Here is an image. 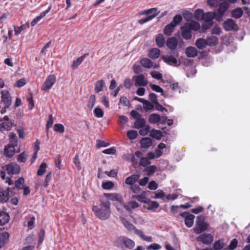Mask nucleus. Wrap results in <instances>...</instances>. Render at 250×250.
Listing matches in <instances>:
<instances>
[{"label":"nucleus","instance_id":"obj_45","mask_svg":"<svg viewBox=\"0 0 250 250\" xmlns=\"http://www.w3.org/2000/svg\"><path fill=\"white\" fill-rule=\"evenodd\" d=\"M145 194V192H143L141 195H133L132 198L136 199L139 202L146 203L148 199L146 198Z\"/></svg>","mask_w":250,"mask_h":250},{"label":"nucleus","instance_id":"obj_35","mask_svg":"<svg viewBox=\"0 0 250 250\" xmlns=\"http://www.w3.org/2000/svg\"><path fill=\"white\" fill-rule=\"evenodd\" d=\"M104 82L103 80L97 81L95 85V91L96 93H99L103 90L104 86Z\"/></svg>","mask_w":250,"mask_h":250},{"label":"nucleus","instance_id":"obj_20","mask_svg":"<svg viewBox=\"0 0 250 250\" xmlns=\"http://www.w3.org/2000/svg\"><path fill=\"white\" fill-rule=\"evenodd\" d=\"M140 144L141 147L146 150L152 145V142L150 138L145 137L141 140Z\"/></svg>","mask_w":250,"mask_h":250},{"label":"nucleus","instance_id":"obj_9","mask_svg":"<svg viewBox=\"0 0 250 250\" xmlns=\"http://www.w3.org/2000/svg\"><path fill=\"white\" fill-rule=\"evenodd\" d=\"M197 239L199 242H202L205 245H209L212 243L213 241V237L211 234L204 233L199 236Z\"/></svg>","mask_w":250,"mask_h":250},{"label":"nucleus","instance_id":"obj_63","mask_svg":"<svg viewBox=\"0 0 250 250\" xmlns=\"http://www.w3.org/2000/svg\"><path fill=\"white\" fill-rule=\"evenodd\" d=\"M166 194L162 190H158L154 193V195L152 196V198L154 199H161L165 196Z\"/></svg>","mask_w":250,"mask_h":250},{"label":"nucleus","instance_id":"obj_8","mask_svg":"<svg viewBox=\"0 0 250 250\" xmlns=\"http://www.w3.org/2000/svg\"><path fill=\"white\" fill-rule=\"evenodd\" d=\"M229 8V4L226 2L223 1L220 3L219 7L217 9L216 13V20L217 21H221L222 20V17L224 15L226 11Z\"/></svg>","mask_w":250,"mask_h":250},{"label":"nucleus","instance_id":"obj_46","mask_svg":"<svg viewBox=\"0 0 250 250\" xmlns=\"http://www.w3.org/2000/svg\"><path fill=\"white\" fill-rule=\"evenodd\" d=\"M160 121V117L159 115L153 114L150 115L149 121L151 124H156Z\"/></svg>","mask_w":250,"mask_h":250},{"label":"nucleus","instance_id":"obj_18","mask_svg":"<svg viewBox=\"0 0 250 250\" xmlns=\"http://www.w3.org/2000/svg\"><path fill=\"white\" fill-rule=\"evenodd\" d=\"M15 153V147L11 146L10 145H7L5 146L4 150V155L9 158L13 157Z\"/></svg>","mask_w":250,"mask_h":250},{"label":"nucleus","instance_id":"obj_47","mask_svg":"<svg viewBox=\"0 0 250 250\" xmlns=\"http://www.w3.org/2000/svg\"><path fill=\"white\" fill-rule=\"evenodd\" d=\"M46 167L47 165L45 163H42L38 170L37 175L38 176H42L44 174L46 171Z\"/></svg>","mask_w":250,"mask_h":250},{"label":"nucleus","instance_id":"obj_58","mask_svg":"<svg viewBox=\"0 0 250 250\" xmlns=\"http://www.w3.org/2000/svg\"><path fill=\"white\" fill-rule=\"evenodd\" d=\"M94 114L95 117L100 118L103 117L104 112L101 108L97 107L94 110Z\"/></svg>","mask_w":250,"mask_h":250},{"label":"nucleus","instance_id":"obj_36","mask_svg":"<svg viewBox=\"0 0 250 250\" xmlns=\"http://www.w3.org/2000/svg\"><path fill=\"white\" fill-rule=\"evenodd\" d=\"M175 26L173 23H170L166 26L164 30V33L165 35H170L174 31Z\"/></svg>","mask_w":250,"mask_h":250},{"label":"nucleus","instance_id":"obj_19","mask_svg":"<svg viewBox=\"0 0 250 250\" xmlns=\"http://www.w3.org/2000/svg\"><path fill=\"white\" fill-rule=\"evenodd\" d=\"M134 230L135 233L143 240L148 242H152L153 241V239L151 236L146 235L141 230L135 228Z\"/></svg>","mask_w":250,"mask_h":250},{"label":"nucleus","instance_id":"obj_60","mask_svg":"<svg viewBox=\"0 0 250 250\" xmlns=\"http://www.w3.org/2000/svg\"><path fill=\"white\" fill-rule=\"evenodd\" d=\"M151 76L155 79L157 80H161L163 78L162 74L157 71H153L150 73Z\"/></svg>","mask_w":250,"mask_h":250},{"label":"nucleus","instance_id":"obj_61","mask_svg":"<svg viewBox=\"0 0 250 250\" xmlns=\"http://www.w3.org/2000/svg\"><path fill=\"white\" fill-rule=\"evenodd\" d=\"M128 121V118L125 116H120L119 117V123L121 126L124 127L126 125Z\"/></svg>","mask_w":250,"mask_h":250},{"label":"nucleus","instance_id":"obj_57","mask_svg":"<svg viewBox=\"0 0 250 250\" xmlns=\"http://www.w3.org/2000/svg\"><path fill=\"white\" fill-rule=\"evenodd\" d=\"M27 83V80L25 78H21L16 81L15 86L17 87H21L25 85Z\"/></svg>","mask_w":250,"mask_h":250},{"label":"nucleus","instance_id":"obj_12","mask_svg":"<svg viewBox=\"0 0 250 250\" xmlns=\"http://www.w3.org/2000/svg\"><path fill=\"white\" fill-rule=\"evenodd\" d=\"M1 98L2 102L4 103L5 107H9L11 104V98L9 92L6 90L1 91Z\"/></svg>","mask_w":250,"mask_h":250},{"label":"nucleus","instance_id":"obj_11","mask_svg":"<svg viewBox=\"0 0 250 250\" xmlns=\"http://www.w3.org/2000/svg\"><path fill=\"white\" fill-rule=\"evenodd\" d=\"M181 216L185 218V223L188 228H191L194 222L195 216L188 212H184L181 214Z\"/></svg>","mask_w":250,"mask_h":250},{"label":"nucleus","instance_id":"obj_22","mask_svg":"<svg viewBox=\"0 0 250 250\" xmlns=\"http://www.w3.org/2000/svg\"><path fill=\"white\" fill-rule=\"evenodd\" d=\"M235 21L232 19H228L223 23V27L226 31L232 30L235 26Z\"/></svg>","mask_w":250,"mask_h":250},{"label":"nucleus","instance_id":"obj_33","mask_svg":"<svg viewBox=\"0 0 250 250\" xmlns=\"http://www.w3.org/2000/svg\"><path fill=\"white\" fill-rule=\"evenodd\" d=\"M195 44L199 49H202L205 48L208 43L206 40L200 38L196 41Z\"/></svg>","mask_w":250,"mask_h":250},{"label":"nucleus","instance_id":"obj_43","mask_svg":"<svg viewBox=\"0 0 250 250\" xmlns=\"http://www.w3.org/2000/svg\"><path fill=\"white\" fill-rule=\"evenodd\" d=\"M150 13H153V14H156V16L159 14L160 11H158L156 8H152L146 10H144L140 13L141 15H149Z\"/></svg>","mask_w":250,"mask_h":250},{"label":"nucleus","instance_id":"obj_6","mask_svg":"<svg viewBox=\"0 0 250 250\" xmlns=\"http://www.w3.org/2000/svg\"><path fill=\"white\" fill-rule=\"evenodd\" d=\"M3 168L9 175L18 174L21 171L20 167L14 162L7 164Z\"/></svg>","mask_w":250,"mask_h":250},{"label":"nucleus","instance_id":"obj_59","mask_svg":"<svg viewBox=\"0 0 250 250\" xmlns=\"http://www.w3.org/2000/svg\"><path fill=\"white\" fill-rule=\"evenodd\" d=\"M150 86L153 91L161 93L162 95H164V90L160 86L153 84H150Z\"/></svg>","mask_w":250,"mask_h":250},{"label":"nucleus","instance_id":"obj_54","mask_svg":"<svg viewBox=\"0 0 250 250\" xmlns=\"http://www.w3.org/2000/svg\"><path fill=\"white\" fill-rule=\"evenodd\" d=\"M149 209H154L158 208L159 204L157 201H150L147 200V203Z\"/></svg>","mask_w":250,"mask_h":250},{"label":"nucleus","instance_id":"obj_28","mask_svg":"<svg viewBox=\"0 0 250 250\" xmlns=\"http://www.w3.org/2000/svg\"><path fill=\"white\" fill-rule=\"evenodd\" d=\"M9 141L11 146L16 147L18 144V138L16 134L14 132H10L9 135Z\"/></svg>","mask_w":250,"mask_h":250},{"label":"nucleus","instance_id":"obj_38","mask_svg":"<svg viewBox=\"0 0 250 250\" xmlns=\"http://www.w3.org/2000/svg\"><path fill=\"white\" fill-rule=\"evenodd\" d=\"M146 121L145 119L140 118L136 120L134 123V126L136 128L140 129L144 127L145 125Z\"/></svg>","mask_w":250,"mask_h":250},{"label":"nucleus","instance_id":"obj_1","mask_svg":"<svg viewBox=\"0 0 250 250\" xmlns=\"http://www.w3.org/2000/svg\"><path fill=\"white\" fill-rule=\"evenodd\" d=\"M92 210L96 217L102 220H105L109 218L111 214L110 203L108 201H102L100 208L94 206Z\"/></svg>","mask_w":250,"mask_h":250},{"label":"nucleus","instance_id":"obj_39","mask_svg":"<svg viewBox=\"0 0 250 250\" xmlns=\"http://www.w3.org/2000/svg\"><path fill=\"white\" fill-rule=\"evenodd\" d=\"M204 13L203 10L198 9L195 10L194 13V17L197 20H203Z\"/></svg>","mask_w":250,"mask_h":250},{"label":"nucleus","instance_id":"obj_31","mask_svg":"<svg viewBox=\"0 0 250 250\" xmlns=\"http://www.w3.org/2000/svg\"><path fill=\"white\" fill-rule=\"evenodd\" d=\"M156 42L159 47H162L165 43V39L164 36L160 34L157 35L155 39Z\"/></svg>","mask_w":250,"mask_h":250},{"label":"nucleus","instance_id":"obj_37","mask_svg":"<svg viewBox=\"0 0 250 250\" xmlns=\"http://www.w3.org/2000/svg\"><path fill=\"white\" fill-rule=\"evenodd\" d=\"M232 17L236 19H239L242 17L243 14V11L240 8H236L231 12Z\"/></svg>","mask_w":250,"mask_h":250},{"label":"nucleus","instance_id":"obj_3","mask_svg":"<svg viewBox=\"0 0 250 250\" xmlns=\"http://www.w3.org/2000/svg\"><path fill=\"white\" fill-rule=\"evenodd\" d=\"M197 227L194 228L193 230L195 233L200 234L206 230L208 228V224L205 222V218L203 216H198L196 219Z\"/></svg>","mask_w":250,"mask_h":250},{"label":"nucleus","instance_id":"obj_2","mask_svg":"<svg viewBox=\"0 0 250 250\" xmlns=\"http://www.w3.org/2000/svg\"><path fill=\"white\" fill-rule=\"evenodd\" d=\"M200 29V24L196 21L186 22L181 27V35L185 40H189L192 37L191 31H197Z\"/></svg>","mask_w":250,"mask_h":250},{"label":"nucleus","instance_id":"obj_16","mask_svg":"<svg viewBox=\"0 0 250 250\" xmlns=\"http://www.w3.org/2000/svg\"><path fill=\"white\" fill-rule=\"evenodd\" d=\"M52 6L50 5L48 7L47 9L45 11L42 12L40 15L34 19L31 22V25L33 26L35 25L38 22H39L47 14H48L51 9Z\"/></svg>","mask_w":250,"mask_h":250},{"label":"nucleus","instance_id":"obj_51","mask_svg":"<svg viewBox=\"0 0 250 250\" xmlns=\"http://www.w3.org/2000/svg\"><path fill=\"white\" fill-rule=\"evenodd\" d=\"M127 136L130 140H134L137 138L138 132L134 130H130L127 131Z\"/></svg>","mask_w":250,"mask_h":250},{"label":"nucleus","instance_id":"obj_13","mask_svg":"<svg viewBox=\"0 0 250 250\" xmlns=\"http://www.w3.org/2000/svg\"><path fill=\"white\" fill-rule=\"evenodd\" d=\"M140 63L145 68H157L159 67V64L154 63L150 59L146 58H143L140 60Z\"/></svg>","mask_w":250,"mask_h":250},{"label":"nucleus","instance_id":"obj_17","mask_svg":"<svg viewBox=\"0 0 250 250\" xmlns=\"http://www.w3.org/2000/svg\"><path fill=\"white\" fill-rule=\"evenodd\" d=\"M216 13L214 12H208L204 13L203 20L206 22L212 23L213 19L216 20Z\"/></svg>","mask_w":250,"mask_h":250},{"label":"nucleus","instance_id":"obj_15","mask_svg":"<svg viewBox=\"0 0 250 250\" xmlns=\"http://www.w3.org/2000/svg\"><path fill=\"white\" fill-rule=\"evenodd\" d=\"M136 86H146L147 84V80L143 74L139 75L134 77Z\"/></svg>","mask_w":250,"mask_h":250},{"label":"nucleus","instance_id":"obj_34","mask_svg":"<svg viewBox=\"0 0 250 250\" xmlns=\"http://www.w3.org/2000/svg\"><path fill=\"white\" fill-rule=\"evenodd\" d=\"M9 235L8 232H3L0 234V248L2 247L8 240Z\"/></svg>","mask_w":250,"mask_h":250},{"label":"nucleus","instance_id":"obj_50","mask_svg":"<svg viewBox=\"0 0 250 250\" xmlns=\"http://www.w3.org/2000/svg\"><path fill=\"white\" fill-rule=\"evenodd\" d=\"M122 158L126 161L131 162L132 163L135 162V156H133V155L131 154H125L122 156Z\"/></svg>","mask_w":250,"mask_h":250},{"label":"nucleus","instance_id":"obj_44","mask_svg":"<svg viewBox=\"0 0 250 250\" xmlns=\"http://www.w3.org/2000/svg\"><path fill=\"white\" fill-rule=\"evenodd\" d=\"M150 134L151 136L157 140L160 139L162 136V133L161 131L155 129L152 130L150 131Z\"/></svg>","mask_w":250,"mask_h":250},{"label":"nucleus","instance_id":"obj_26","mask_svg":"<svg viewBox=\"0 0 250 250\" xmlns=\"http://www.w3.org/2000/svg\"><path fill=\"white\" fill-rule=\"evenodd\" d=\"M160 55V51L157 48H153L149 50L148 56L152 59H156L159 57Z\"/></svg>","mask_w":250,"mask_h":250},{"label":"nucleus","instance_id":"obj_48","mask_svg":"<svg viewBox=\"0 0 250 250\" xmlns=\"http://www.w3.org/2000/svg\"><path fill=\"white\" fill-rule=\"evenodd\" d=\"M29 27V25L27 24H23L21 26L18 27L17 28H14L15 33L16 35H18L21 33L22 31L28 28Z\"/></svg>","mask_w":250,"mask_h":250},{"label":"nucleus","instance_id":"obj_49","mask_svg":"<svg viewBox=\"0 0 250 250\" xmlns=\"http://www.w3.org/2000/svg\"><path fill=\"white\" fill-rule=\"evenodd\" d=\"M156 17V14L150 15L148 16L147 17L142 18V19L139 20L138 22L140 24H144L149 21L152 20Z\"/></svg>","mask_w":250,"mask_h":250},{"label":"nucleus","instance_id":"obj_5","mask_svg":"<svg viewBox=\"0 0 250 250\" xmlns=\"http://www.w3.org/2000/svg\"><path fill=\"white\" fill-rule=\"evenodd\" d=\"M116 242L118 246L125 245V248L129 249H133L135 246V242L133 240L124 236L118 237Z\"/></svg>","mask_w":250,"mask_h":250},{"label":"nucleus","instance_id":"obj_29","mask_svg":"<svg viewBox=\"0 0 250 250\" xmlns=\"http://www.w3.org/2000/svg\"><path fill=\"white\" fill-rule=\"evenodd\" d=\"M108 199L112 200V201H116L120 203H122L123 200L122 196L116 193L108 194L106 196Z\"/></svg>","mask_w":250,"mask_h":250},{"label":"nucleus","instance_id":"obj_32","mask_svg":"<svg viewBox=\"0 0 250 250\" xmlns=\"http://www.w3.org/2000/svg\"><path fill=\"white\" fill-rule=\"evenodd\" d=\"M124 207L127 210L130 211L133 209L138 208L139 204L136 202L130 201L124 205Z\"/></svg>","mask_w":250,"mask_h":250},{"label":"nucleus","instance_id":"obj_25","mask_svg":"<svg viewBox=\"0 0 250 250\" xmlns=\"http://www.w3.org/2000/svg\"><path fill=\"white\" fill-rule=\"evenodd\" d=\"M9 189L0 190V202L4 203L7 202L9 198Z\"/></svg>","mask_w":250,"mask_h":250},{"label":"nucleus","instance_id":"obj_27","mask_svg":"<svg viewBox=\"0 0 250 250\" xmlns=\"http://www.w3.org/2000/svg\"><path fill=\"white\" fill-rule=\"evenodd\" d=\"M186 54L188 57H194L197 55V50L194 47H188L186 49Z\"/></svg>","mask_w":250,"mask_h":250},{"label":"nucleus","instance_id":"obj_23","mask_svg":"<svg viewBox=\"0 0 250 250\" xmlns=\"http://www.w3.org/2000/svg\"><path fill=\"white\" fill-rule=\"evenodd\" d=\"M120 218L122 224L128 230L132 231L135 229V227L123 216H120Z\"/></svg>","mask_w":250,"mask_h":250},{"label":"nucleus","instance_id":"obj_30","mask_svg":"<svg viewBox=\"0 0 250 250\" xmlns=\"http://www.w3.org/2000/svg\"><path fill=\"white\" fill-rule=\"evenodd\" d=\"M9 220V215L4 212H0V225H4L6 224Z\"/></svg>","mask_w":250,"mask_h":250},{"label":"nucleus","instance_id":"obj_55","mask_svg":"<svg viewBox=\"0 0 250 250\" xmlns=\"http://www.w3.org/2000/svg\"><path fill=\"white\" fill-rule=\"evenodd\" d=\"M182 21V17L181 15L179 14L176 15L171 22V23H173L175 26H176L177 25H178L179 23H180Z\"/></svg>","mask_w":250,"mask_h":250},{"label":"nucleus","instance_id":"obj_40","mask_svg":"<svg viewBox=\"0 0 250 250\" xmlns=\"http://www.w3.org/2000/svg\"><path fill=\"white\" fill-rule=\"evenodd\" d=\"M85 58V56H82L78 58L76 60L73 61L72 64V67L75 69L77 68L78 66L83 62L84 59Z\"/></svg>","mask_w":250,"mask_h":250},{"label":"nucleus","instance_id":"obj_62","mask_svg":"<svg viewBox=\"0 0 250 250\" xmlns=\"http://www.w3.org/2000/svg\"><path fill=\"white\" fill-rule=\"evenodd\" d=\"M114 183L111 181H107L103 183L102 187L105 189H110L114 187Z\"/></svg>","mask_w":250,"mask_h":250},{"label":"nucleus","instance_id":"obj_41","mask_svg":"<svg viewBox=\"0 0 250 250\" xmlns=\"http://www.w3.org/2000/svg\"><path fill=\"white\" fill-rule=\"evenodd\" d=\"M208 45L209 46H214L218 43V39L217 37L212 36L208 37L206 39Z\"/></svg>","mask_w":250,"mask_h":250},{"label":"nucleus","instance_id":"obj_53","mask_svg":"<svg viewBox=\"0 0 250 250\" xmlns=\"http://www.w3.org/2000/svg\"><path fill=\"white\" fill-rule=\"evenodd\" d=\"M224 246L223 241L222 240H219L214 243L213 248L215 250H220L223 249Z\"/></svg>","mask_w":250,"mask_h":250},{"label":"nucleus","instance_id":"obj_10","mask_svg":"<svg viewBox=\"0 0 250 250\" xmlns=\"http://www.w3.org/2000/svg\"><path fill=\"white\" fill-rule=\"evenodd\" d=\"M12 126V123L9 120L8 116H5L0 120V130H9Z\"/></svg>","mask_w":250,"mask_h":250},{"label":"nucleus","instance_id":"obj_21","mask_svg":"<svg viewBox=\"0 0 250 250\" xmlns=\"http://www.w3.org/2000/svg\"><path fill=\"white\" fill-rule=\"evenodd\" d=\"M166 44L169 49L174 50L178 45V40L175 37H171L167 40Z\"/></svg>","mask_w":250,"mask_h":250},{"label":"nucleus","instance_id":"obj_42","mask_svg":"<svg viewBox=\"0 0 250 250\" xmlns=\"http://www.w3.org/2000/svg\"><path fill=\"white\" fill-rule=\"evenodd\" d=\"M24 183V179L22 177L19 178L17 180L15 181V188L18 189H21L23 188V185Z\"/></svg>","mask_w":250,"mask_h":250},{"label":"nucleus","instance_id":"obj_14","mask_svg":"<svg viewBox=\"0 0 250 250\" xmlns=\"http://www.w3.org/2000/svg\"><path fill=\"white\" fill-rule=\"evenodd\" d=\"M164 61L167 63L174 66H177L180 64V62L172 56H166L162 58Z\"/></svg>","mask_w":250,"mask_h":250},{"label":"nucleus","instance_id":"obj_7","mask_svg":"<svg viewBox=\"0 0 250 250\" xmlns=\"http://www.w3.org/2000/svg\"><path fill=\"white\" fill-rule=\"evenodd\" d=\"M56 81V78L54 75H49L43 83L42 90L45 92L48 91L55 84Z\"/></svg>","mask_w":250,"mask_h":250},{"label":"nucleus","instance_id":"obj_64","mask_svg":"<svg viewBox=\"0 0 250 250\" xmlns=\"http://www.w3.org/2000/svg\"><path fill=\"white\" fill-rule=\"evenodd\" d=\"M184 18L187 21H190L193 18L192 14L188 11H185L183 13Z\"/></svg>","mask_w":250,"mask_h":250},{"label":"nucleus","instance_id":"obj_24","mask_svg":"<svg viewBox=\"0 0 250 250\" xmlns=\"http://www.w3.org/2000/svg\"><path fill=\"white\" fill-rule=\"evenodd\" d=\"M139 175L138 174H133L127 177L125 180V183L126 185L132 186L134 185L139 179Z\"/></svg>","mask_w":250,"mask_h":250},{"label":"nucleus","instance_id":"obj_56","mask_svg":"<svg viewBox=\"0 0 250 250\" xmlns=\"http://www.w3.org/2000/svg\"><path fill=\"white\" fill-rule=\"evenodd\" d=\"M54 130L59 133H63L64 131V127L62 124H56L54 126Z\"/></svg>","mask_w":250,"mask_h":250},{"label":"nucleus","instance_id":"obj_52","mask_svg":"<svg viewBox=\"0 0 250 250\" xmlns=\"http://www.w3.org/2000/svg\"><path fill=\"white\" fill-rule=\"evenodd\" d=\"M96 102V97L94 95H92L89 97L88 103L87 104L88 107L91 109L93 108Z\"/></svg>","mask_w":250,"mask_h":250},{"label":"nucleus","instance_id":"obj_4","mask_svg":"<svg viewBox=\"0 0 250 250\" xmlns=\"http://www.w3.org/2000/svg\"><path fill=\"white\" fill-rule=\"evenodd\" d=\"M162 155V153L160 150H156L155 153L150 152L147 156L141 158L140 161V165L143 167H146L150 164V160L155 158H158Z\"/></svg>","mask_w":250,"mask_h":250}]
</instances>
